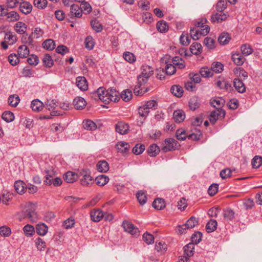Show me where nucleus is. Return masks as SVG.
<instances>
[{"label":"nucleus","mask_w":262,"mask_h":262,"mask_svg":"<svg viewBox=\"0 0 262 262\" xmlns=\"http://www.w3.org/2000/svg\"><path fill=\"white\" fill-rule=\"evenodd\" d=\"M133 96L132 92L128 90H124L120 95V98H121L124 101H129Z\"/></svg>","instance_id":"49"},{"label":"nucleus","mask_w":262,"mask_h":262,"mask_svg":"<svg viewBox=\"0 0 262 262\" xmlns=\"http://www.w3.org/2000/svg\"><path fill=\"white\" fill-rule=\"evenodd\" d=\"M204 44L209 49L215 48V40L210 37H207L204 39Z\"/></svg>","instance_id":"54"},{"label":"nucleus","mask_w":262,"mask_h":262,"mask_svg":"<svg viewBox=\"0 0 262 262\" xmlns=\"http://www.w3.org/2000/svg\"><path fill=\"white\" fill-rule=\"evenodd\" d=\"M80 8L82 10V12H83L85 15L88 14L92 11L91 5L88 2L84 1L81 3Z\"/></svg>","instance_id":"59"},{"label":"nucleus","mask_w":262,"mask_h":262,"mask_svg":"<svg viewBox=\"0 0 262 262\" xmlns=\"http://www.w3.org/2000/svg\"><path fill=\"white\" fill-rule=\"evenodd\" d=\"M14 188L16 191L19 194L24 193L27 189L26 184L22 181H16L14 183Z\"/></svg>","instance_id":"20"},{"label":"nucleus","mask_w":262,"mask_h":262,"mask_svg":"<svg viewBox=\"0 0 262 262\" xmlns=\"http://www.w3.org/2000/svg\"><path fill=\"white\" fill-rule=\"evenodd\" d=\"M23 230L25 235L27 236H32L35 233L34 227L29 224L25 226Z\"/></svg>","instance_id":"50"},{"label":"nucleus","mask_w":262,"mask_h":262,"mask_svg":"<svg viewBox=\"0 0 262 262\" xmlns=\"http://www.w3.org/2000/svg\"><path fill=\"white\" fill-rule=\"evenodd\" d=\"M71 12L75 16H82V10L77 5L73 4L71 6Z\"/></svg>","instance_id":"52"},{"label":"nucleus","mask_w":262,"mask_h":262,"mask_svg":"<svg viewBox=\"0 0 262 262\" xmlns=\"http://www.w3.org/2000/svg\"><path fill=\"white\" fill-rule=\"evenodd\" d=\"M11 234L10 228L6 226H3L0 227V234L4 237L9 236Z\"/></svg>","instance_id":"63"},{"label":"nucleus","mask_w":262,"mask_h":262,"mask_svg":"<svg viewBox=\"0 0 262 262\" xmlns=\"http://www.w3.org/2000/svg\"><path fill=\"white\" fill-rule=\"evenodd\" d=\"M198 223V220L196 217L191 216L186 223L185 224L180 226L178 227V232L180 234H183L184 230L186 229H191L193 228Z\"/></svg>","instance_id":"7"},{"label":"nucleus","mask_w":262,"mask_h":262,"mask_svg":"<svg viewBox=\"0 0 262 262\" xmlns=\"http://www.w3.org/2000/svg\"><path fill=\"white\" fill-rule=\"evenodd\" d=\"M85 47L89 49L92 50L93 49L95 45V42L93 37L91 36L86 37L85 41Z\"/></svg>","instance_id":"56"},{"label":"nucleus","mask_w":262,"mask_h":262,"mask_svg":"<svg viewBox=\"0 0 262 262\" xmlns=\"http://www.w3.org/2000/svg\"><path fill=\"white\" fill-rule=\"evenodd\" d=\"M241 50L242 53L245 56H248L251 54L253 52V50L251 46L247 43L243 44L241 46Z\"/></svg>","instance_id":"33"},{"label":"nucleus","mask_w":262,"mask_h":262,"mask_svg":"<svg viewBox=\"0 0 262 262\" xmlns=\"http://www.w3.org/2000/svg\"><path fill=\"white\" fill-rule=\"evenodd\" d=\"M144 150L145 146L144 144H137L133 147L132 151L134 154L138 155L142 153Z\"/></svg>","instance_id":"60"},{"label":"nucleus","mask_w":262,"mask_h":262,"mask_svg":"<svg viewBox=\"0 0 262 262\" xmlns=\"http://www.w3.org/2000/svg\"><path fill=\"white\" fill-rule=\"evenodd\" d=\"M116 147L119 152L126 153L129 149V145L127 142L120 141L116 144Z\"/></svg>","instance_id":"24"},{"label":"nucleus","mask_w":262,"mask_h":262,"mask_svg":"<svg viewBox=\"0 0 262 262\" xmlns=\"http://www.w3.org/2000/svg\"><path fill=\"white\" fill-rule=\"evenodd\" d=\"M78 178L80 179L82 185L84 186H89L94 182V180L90 174L89 170L82 169L78 173Z\"/></svg>","instance_id":"5"},{"label":"nucleus","mask_w":262,"mask_h":262,"mask_svg":"<svg viewBox=\"0 0 262 262\" xmlns=\"http://www.w3.org/2000/svg\"><path fill=\"white\" fill-rule=\"evenodd\" d=\"M85 100L81 97H77L73 100V105L76 110H82L86 106Z\"/></svg>","instance_id":"14"},{"label":"nucleus","mask_w":262,"mask_h":262,"mask_svg":"<svg viewBox=\"0 0 262 262\" xmlns=\"http://www.w3.org/2000/svg\"><path fill=\"white\" fill-rule=\"evenodd\" d=\"M20 11L24 14H28L30 13L32 9V6L31 4L28 2H24L20 3L19 6Z\"/></svg>","instance_id":"18"},{"label":"nucleus","mask_w":262,"mask_h":262,"mask_svg":"<svg viewBox=\"0 0 262 262\" xmlns=\"http://www.w3.org/2000/svg\"><path fill=\"white\" fill-rule=\"evenodd\" d=\"M19 100V97L17 95H13L9 97L8 102L11 106L16 107L18 105Z\"/></svg>","instance_id":"42"},{"label":"nucleus","mask_w":262,"mask_h":262,"mask_svg":"<svg viewBox=\"0 0 262 262\" xmlns=\"http://www.w3.org/2000/svg\"><path fill=\"white\" fill-rule=\"evenodd\" d=\"M122 226L125 231L129 232L132 235H138L139 232L138 229L131 223L127 221H124L122 223Z\"/></svg>","instance_id":"11"},{"label":"nucleus","mask_w":262,"mask_h":262,"mask_svg":"<svg viewBox=\"0 0 262 262\" xmlns=\"http://www.w3.org/2000/svg\"><path fill=\"white\" fill-rule=\"evenodd\" d=\"M152 205L153 207L158 210H162L165 207L164 200L159 198L155 200Z\"/></svg>","instance_id":"36"},{"label":"nucleus","mask_w":262,"mask_h":262,"mask_svg":"<svg viewBox=\"0 0 262 262\" xmlns=\"http://www.w3.org/2000/svg\"><path fill=\"white\" fill-rule=\"evenodd\" d=\"M230 39L231 38L228 33L226 32H223L220 35L218 38V40L221 44L226 45L229 42Z\"/></svg>","instance_id":"39"},{"label":"nucleus","mask_w":262,"mask_h":262,"mask_svg":"<svg viewBox=\"0 0 262 262\" xmlns=\"http://www.w3.org/2000/svg\"><path fill=\"white\" fill-rule=\"evenodd\" d=\"M116 131L121 135H125L128 133L129 127V125L124 122H118L116 125Z\"/></svg>","instance_id":"12"},{"label":"nucleus","mask_w":262,"mask_h":262,"mask_svg":"<svg viewBox=\"0 0 262 262\" xmlns=\"http://www.w3.org/2000/svg\"><path fill=\"white\" fill-rule=\"evenodd\" d=\"M15 30L17 33L23 34L27 30V25L23 22L18 21L15 25Z\"/></svg>","instance_id":"38"},{"label":"nucleus","mask_w":262,"mask_h":262,"mask_svg":"<svg viewBox=\"0 0 262 262\" xmlns=\"http://www.w3.org/2000/svg\"><path fill=\"white\" fill-rule=\"evenodd\" d=\"M45 106L49 111L54 110L57 106V101L55 99L48 100L45 103Z\"/></svg>","instance_id":"64"},{"label":"nucleus","mask_w":262,"mask_h":262,"mask_svg":"<svg viewBox=\"0 0 262 262\" xmlns=\"http://www.w3.org/2000/svg\"><path fill=\"white\" fill-rule=\"evenodd\" d=\"M227 8V2L225 0H221L216 5V9L218 12H222Z\"/></svg>","instance_id":"62"},{"label":"nucleus","mask_w":262,"mask_h":262,"mask_svg":"<svg viewBox=\"0 0 262 262\" xmlns=\"http://www.w3.org/2000/svg\"><path fill=\"white\" fill-rule=\"evenodd\" d=\"M159 146L155 144L151 145L147 150L148 154L151 157H155L159 154Z\"/></svg>","instance_id":"40"},{"label":"nucleus","mask_w":262,"mask_h":262,"mask_svg":"<svg viewBox=\"0 0 262 262\" xmlns=\"http://www.w3.org/2000/svg\"><path fill=\"white\" fill-rule=\"evenodd\" d=\"M42 46L46 50H52L55 47V43L53 40L48 39L43 42Z\"/></svg>","instance_id":"46"},{"label":"nucleus","mask_w":262,"mask_h":262,"mask_svg":"<svg viewBox=\"0 0 262 262\" xmlns=\"http://www.w3.org/2000/svg\"><path fill=\"white\" fill-rule=\"evenodd\" d=\"M178 142L173 139L169 138L165 140L162 146V150L164 152L174 150L177 146Z\"/></svg>","instance_id":"6"},{"label":"nucleus","mask_w":262,"mask_h":262,"mask_svg":"<svg viewBox=\"0 0 262 262\" xmlns=\"http://www.w3.org/2000/svg\"><path fill=\"white\" fill-rule=\"evenodd\" d=\"M176 135L177 139L181 141L185 140L188 136L186 131L183 129H178L176 131Z\"/></svg>","instance_id":"58"},{"label":"nucleus","mask_w":262,"mask_h":262,"mask_svg":"<svg viewBox=\"0 0 262 262\" xmlns=\"http://www.w3.org/2000/svg\"><path fill=\"white\" fill-rule=\"evenodd\" d=\"M184 253L187 256H191L193 255L194 249V244L190 243L184 247Z\"/></svg>","instance_id":"35"},{"label":"nucleus","mask_w":262,"mask_h":262,"mask_svg":"<svg viewBox=\"0 0 262 262\" xmlns=\"http://www.w3.org/2000/svg\"><path fill=\"white\" fill-rule=\"evenodd\" d=\"M2 117L7 122H11L14 119V116L13 113L10 111H6L2 114Z\"/></svg>","instance_id":"51"},{"label":"nucleus","mask_w":262,"mask_h":262,"mask_svg":"<svg viewBox=\"0 0 262 262\" xmlns=\"http://www.w3.org/2000/svg\"><path fill=\"white\" fill-rule=\"evenodd\" d=\"M223 216L227 220L231 221L234 217V212L230 208H227L223 210Z\"/></svg>","instance_id":"43"},{"label":"nucleus","mask_w":262,"mask_h":262,"mask_svg":"<svg viewBox=\"0 0 262 262\" xmlns=\"http://www.w3.org/2000/svg\"><path fill=\"white\" fill-rule=\"evenodd\" d=\"M95 180L98 185L103 186L108 183L109 178L107 176L102 174L97 177Z\"/></svg>","instance_id":"34"},{"label":"nucleus","mask_w":262,"mask_h":262,"mask_svg":"<svg viewBox=\"0 0 262 262\" xmlns=\"http://www.w3.org/2000/svg\"><path fill=\"white\" fill-rule=\"evenodd\" d=\"M29 54V50L26 45H22L18 48V55L20 58L27 57Z\"/></svg>","instance_id":"29"},{"label":"nucleus","mask_w":262,"mask_h":262,"mask_svg":"<svg viewBox=\"0 0 262 262\" xmlns=\"http://www.w3.org/2000/svg\"><path fill=\"white\" fill-rule=\"evenodd\" d=\"M232 59L237 66L242 65L245 61V58L239 53H235L232 55Z\"/></svg>","instance_id":"22"},{"label":"nucleus","mask_w":262,"mask_h":262,"mask_svg":"<svg viewBox=\"0 0 262 262\" xmlns=\"http://www.w3.org/2000/svg\"><path fill=\"white\" fill-rule=\"evenodd\" d=\"M225 103V100L221 97H216L210 101L211 105L216 109H221Z\"/></svg>","instance_id":"17"},{"label":"nucleus","mask_w":262,"mask_h":262,"mask_svg":"<svg viewBox=\"0 0 262 262\" xmlns=\"http://www.w3.org/2000/svg\"><path fill=\"white\" fill-rule=\"evenodd\" d=\"M136 196L139 203L141 205H144L147 201V197L144 191L140 190L137 192Z\"/></svg>","instance_id":"45"},{"label":"nucleus","mask_w":262,"mask_h":262,"mask_svg":"<svg viewBox=\"0 0 262 262\" xmlns=\"http://www.w3.org/2000/svg\"><path fill=\"white\" fill-rule=\"evenodd\" d=\"M4 39L9 45H13L17 41L16 36L13 35L11 32L6 33Z\"/></svg>","instance_id":"28"},{"label":"nucleus","mask_w":262,"mask_h":262,"mask_svg":"<svg viewBox=\"0 0 262 262\" xmlns=\"http://www.w3.org/2000/svg\"><path fill=\"white\" fill-rule=\"evenodd\" d=\"M109 92L110 102L113 101L116 102L120 100V93L119 92L117 91L116 89L111 88L109 89Z\"/></svg>","instance_id":"23"},{"label":"nucleus","mask_w":262,"mask_h":262,"mask_svg":"<svg viewBox=\"0 0 262 262\" xmlns=\"http://www.w3.org/2000/svg\"><path fill=\"white\" fill-rule=\"evenodd\" d=\"M76 85L81 91H86L88 89L87 81L84 77H78L76 78Z\"/></svg>","instance_id":"15"},{"label":"nucleus","mask_w":262,"mask_h":262,"mask_svg":"<svg viewBox=\"0 0 262 262\" xmlns=\"http://www.w3.org/2000/svg\"><path fill=\"white\" fill-rule=\"evenodd\" d=\"M78 179V174L73 171H68L63 176V179L69 183H72Z\"/></svg>","instance_id":"13"},{"label":"nucleus","mask_w":262,"mask_h":262,"mask_svg":"<svg viewBox=\"0 0 262 262\" xmlns=\"http://www.w3.org/2000/svg\"><path fill=\"white\" fill-rule=\"evenodd\" d=\"M44 105L43 103L39 99L33 100L31 104V107L33 111L40 112L43 107Z\"/></svg>","instance_id":"19"},{"label":"nucleus","mask_w":262,"mask_h":262,"mask_svg":"<svg viewBox=\"0 0 262 262\" xmlns=\"http://www.w3.org/2000/svg\"><path fill=\"white\" fill-rule=\"evenodd\" d=\"M104 212L100 209H95L91 212V217L94 222H99L103 218Z\"/></svg>","instance_id":"16"},{"label":"nucleus","mask_w":262,"mask_h":262,"mask_svg":"<svg viewBox=\"0 0 262 262\" xmlns=\"http://www.w3.org/2000/svg\"><path fill=\"white\" fill-rule=\"evenodd\" d=\"M124 59L129 63H133L136 61V57L134 54L129 52H125L123 54Z\"/></svg>","instance_id":"61"},{"label":"nucleus","mask_w":262,"mask_h":262,"mask_svg":"<svg viewBox=\"0 0 262 262\" xmlns=\"http://www.w3.org/2000/svg\"><path fill=\"white\" fill-rule=\"evenodd\" d=\"M191 38L188 33H183L180 37V42L183 46H187L190 43Z\"/></svg>","instance_id":"37"},{"label":"nucleus","mask_w":262,"mask_h":262,"mask_svg":"<svg viewBox=\"0 0 262 262\" xmlns=\"http://www.w3.org/2000/svg\"><path fill=\"white\" fill-rule=\"evenodd\" d=\"M91 25L93 29L96 32H100L103 29L102 25L96 19H93L91 21Z\"/></svg>","instance_id":"48"},{"label":"nucleus","mask_w":262,"mask_h":262,"mask_svg":"<svg viewBox=\"0 0 262 262\" xmlns=\"http://www.w3.org/2000/svg\"><path fill=\"white\" fill-rule=\"evenodd\" d=\"M234 86L236 90L241 93L246 91V87L242 80L239 79H235L234 80Z\"/></svg>","instance_id":"21"},{"label":"nucleus","mask_w":262,"mask_h":262,"mask_svg":"<svg viewBox=\"0 0 262 262\" xmlns=\"http://www.w3.org/2000/svg\"><path fill=\"white\" fill-rule=\"evenodd\" d=\"M210 31L209 26L205 27V29H201V30L195 29V27H191L190 28L189 35L191 38L197 40L199 39L202 36L207 35Z\"/></svg>","instance_id":"4"},{"label":"nucleus","mask_w":262,"mask_h":262,"mask_svg":"<svg viewBox=\"0 0 262 262\" xmlns=\"http://www.w3.org/2000/svg\"><path fill=\"white\" fill-rule=\"evenodd\" d=\"M26 218L28 219L32 222L37 221L38 215L36 212V205L34 204L27 203L24 210L18 213V219L20 221Z\"/></svg>","instance_id":"1"},{"label":"nucleus","mask_w":262,"mask_h":262,"mask_svg":"<svg viewBox=\"0 0 262 262\" xmlns=\"http://www.w3.org/2000/svg\"><path fill=\"white\" fill-rule=\"evenodd\" d=\"M171 92L176 96L180 97L183 93V88L180 85H173L170 89Z\"/></svg>","instance_id":"41"},{"label":"nucleus","mask_w":262,"mask_h":262,"mask_svg":"<svg viewBox=\"0 0 262 262\" xmlns=\"http://www.w3.org/2000/svg\"><path fill=\"white\" fill-rule=\"evenodd\" d=\"M226 112L223 109H216V110L211 112L209 120L210 122L214 124L219 118H224L225 116Z\"/></svg>","instance_id":"9"},{"label":"nucleus","mask_w":262,"mask_h":262,"mask_svg":"<svg viewBox=\"0 0 262 262\" xmlns=\"http://www.w3.org/2000/svg\"><path fill=\"white\" fill-rule=\"evenodd\" d=\"M189 107L191 110L194 111L199 108L200 105L198 97L196 96L191 98L189 101Z\"/></svg>","instance_id":"31"},{"label":"nucleus","mask_w":262,"mask_h":262,"mask_svg":"<svg viewBox=\"0 0 262 262\" xmlns=\"http://www.w3.org/2000/svg\"><path fill=\"white\" fill-rule=\"evenodd\" d=\"M173 119L177 122H181L185 117V113L182 110H177L173 112Z\"/></svg>","instance_id":"26"},{"label":"nucleus","mask_w":262,"mask_h":262,"mask_svg":"<svg viewBox=\"0 0 262 262\" xmlns=\"http://www.w3.org/2000/svg\"><path fill=\"white\" fill-rule=\"evenodd\" d=\"M224 66L219 62H213L212 64L211 70L212 72L216 73H221L223 70Z\"/></svg>","instance_id":"57"},{"label":"nucleus","mask_w":262,"mask_h":262,"mask_svg":"<svg viewBox=\"0 0 262 262\" xmlns=\"http://www.w3.org/2000/svg\"><path fill=\"white\" fill-rule=\"evenodd\" d=\"M48 230V226L43 223L38 224L36 226V231L38 234L43 236L45 235Z\"/></svg>","instance_id":"30"},{"label":"nucleus","mask_w":262,"mask_h":262,"mask_svg":"<svg viewBox=\"0 0 262 262\" xmlns=\"http://www.w3.org/2000/svg\"><path fill=\"white\" fill-rule=\"evenodd\" d=\"M109 92V89L105 91L104 88L100 87L97 89L96 93L102 102L105 103H108L110 102Z\"/></svg>","instance_id":"10"},{"label":"nucleus","mask_w":262,"mask_h":262,"mask_svg":"<svg viewBox=\"0 0 262 262\" xmlns=\"http://www.w3.org/2000/svg\"><path fill=\"white\" fill-rule=\"evenodd\" d=\"M217 227V222L214 220H210L206 224V229L207 232L214 231Z\"/></svg>","instance_id":"44"},{"label":"nucleus","mask_w":262,"mask_h":262,"mask_svg":"<svg viewBox=\"0 0 262 262\" xmlns=\"http://www.w3.org/2000/svg\"><path fill=\"white\" fill-rule=\"evenodd\" d=\"M173 64L176 67L177 66L178 68L182 69L185 67V64L183 60L178 57H176L172 59Z\"/></svg>","instance_id":"53"},{"label":"nucleus","mask_w":262,"mask_h":262,"mask_svg":"<svg viewBox=\"0 0 262 262\" xmlns=\"http://www.w3.org/2000/svg\"><path fill=\"white\" fill-rule=\"evenodd\" d=\"M190 51L193 54L198 55L202 52V46L200 43L193 42L190 47Z\"/></svg>","instance_id":"25"},{"label":"nucleus","mask_w":262,"mask_h":262,"mask_svg":"<svg viewBox=\"0 0 262 262\" xmlns=\"http://www.w3.org/2000/svg\"><path fill=\"white\" fill-rule=\"evenodd\" d=\"M200 74L204 77H209L212 76L213 72L211 69L207 67H203L200 69Z\"/></svg>","instance_id":"55"},{"label":"nucleus","mask_w":262,"mask_h":262,"mask_svg":"<svg viewBox=\"0 0 262 262\" xmlns=\"http://www.w3.org/2000/svg\"><path fill=\"white\" fill-rule=\"evenodd\" d=\"M83 126L84 129L89 130H94L97 128L95 123L91 120H84L83 121Z\"/></svg>","instance_id":"32"},{"label":"nucleus","mask_w":262,"mask_h":262,"mask_svg":"<svg viewBox=\"0 0 262 262\" xmlns=\"http://www.w3.org/2000/svg\"><path fill=\"white\" fill-rule=\"evenodd\" d=\"M52 172H47V174L45 177L44 182L48 185H51L53 184L55 186H58L62 184V180L59 177L53 178Z\"/></svg>","instance_id":"8"},{"label":"nucleus","mask_w":262,"mask_h":262,"mask_svg":"<svg viewBox=\"0 0 262 262\" xmlns=\"http://www.w3.org/2000/svg\"><path fill=\"white\" fill-rule=\"evenodd\" d=\"M97 170L100 172H106L109 169V165L105 161H100L97 164Z\"/></svg>","instance_id":"27"},{"label":"nucleus","mask_w":262,"mask_h":262,"mask_svg":"<svg viewBox=\"0 0 262 262\" xmlns=\"http://www.w3.org/2000/svg\"><path fill=\"white\" fill-rule=\"evenodd\" d=\"M157 28L161 33L166 32L168 30V26L166 22L161 20L157 23Z\"/></svg>","instance_id":"47"},{"label":"nucleus","mask_w":262,"mask_h":262,"mask_svg":"<svg viewBox=\"0 0 262 262\" xmlns=\"http://www.w3.org/2000/svg\"><path fill=\"white\" fill-rule=\"evenodd\" d=\"M7 3L9 9L5 6L0 5V16H19L17 12L12 10L18 3L15 0H7Z\"/></svg>","instance_id":"2"},{"label":"nucleus","mask_w":262,"mask_h":262,"mask_svg":"<svg viewBox=\"0 0 262 262\" xmlns=\"http://www.w3.org/2000/svg\"><path fill=\"white\" fill-rule=\"evenodd\" d=\"M153 74L152 68L147 65H143L141 67V74L138 76V82L140 85L145 84L150 76Z\"/></svg>","instance_id":"3"}]
</instances>
